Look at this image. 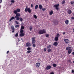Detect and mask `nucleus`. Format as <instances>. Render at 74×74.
Returning a JSON list of instances; mask_svg holds the SVG:
<instances>
[{
	"label": "nucleus",
	"instance_id": "1",
	"mask_svg": "<svg viewBox=\"0 0 74 74\" xmlns=\"http://www.w3.org/2000/svg\"><path fill=\"white\" fill-rule=\"evenodd\" d=\"M21 16V14L19 13H18L17 14L16 16H15V18H16V20H20L21 22H22L23 21V19L21 17L19 18V16Z\"/></svg>",
	"mask_w": 74,
	"mask_h": 74
},
{
	"label": "nucleus",
	"instance_id": "2",
	"mask_svg": "<svg viewBox=\"0 0 74 74\" xmlns=\"http://www.w3.org/2000/svg\"><path fill=\"white\" fill-rule=\"evenodd\" d=\"M46 32L47 31H46V30L43 29L39 31L38 33L39 34H43L46 33Z\"/></svg>",
	"mask_w": 74,
	"mask_h": 74
},
{
	"label": "nucleus",
	"instance_id": "3",
	"mask_svg": "<svg viewBox=\"0 0 74 74\" xmlns=\"http://www.w3.org/2000/svg\"><path fill=\"white\" fill-rule=\"evenodd\" d=\"M25 11V12H27L28 11L29 13H31V9H30V8H28V7H27V6H26Z\"/></svg>",
	"mask_w": 74,
	"mask_h": 74
},
{
	"label": "nucleus",
	"instance_id": "4",
	"mask_svg": "<svg viewBox=\"0 0 74 74\" xmlns=\"http://www.w3.org/2000/svg\"><path fill=\"white\" fill-rule=\"evenodd\" d=\"M21 12V9L19 8H17L16 10H14L13 11V12L15 14H16V15L18 14H19V13H18V12Z\"/></svg>",
	"mask_w": 74,
	"mask_h": 74
},
{
	"label": "nucleus",
	"instance_id": "5",
	"mask_svg": "<svg viewBox=\"0 0 74 74\" xmlns=\"http://www.w3.org/2000/svg\"><path fill=\"white\" fill-rule=\"evenodd\" d=\"M32 44H35L36 43V37H33L32 38Z\"/></svg>",
	"mask_w": 74,
	"mask_h": 74
},
{
	"label": "nucleus",
	"instance_id": "6",
	"mask_svg": "<svg viewBox=\"0 0 74 74\" xmlns=\"http://www.w3.org/2000/svg\"><path fill=\"white\" fill-rule=\"evenodd\" d=\"M59 4H56L53 5V7L56 8V10H59Z\"/></svg>",
	"mask_w": 74,
	"mask_h": 74
},
{
	"label": "nucleus",
	"instance_id": "7",
	"mask_svg": "<svg viewBox=\"0 0 74 74\" xmlns=\"http://www.w3.org/2000/svg\"><path fill=\"white\" fill-rule=\"evenodd\" d=\"M64 41L65 43L66 44H67L70 42V40L67 39H64Z\"/></svg>",
	"mask_w": 74,
	"mask_h": 74
},
{
	"label": "nucleus",
	"instance_id": "8",
	"mask_svg": "<svg viewBox=\"0 0 74 74\" xmlns=\"http://www.w3.org/2000/svg\"><path fill=\"white\" fill-rule=\"evenodd\" d=\"M41 64H40V63H37L36 64V67H39V66H40Z\"/></svg>",
	"mask_w": 74,
	"mask_h": 74
},
{
	"label": "nucleus",
	"instance_id": "9",
	"mask_svg": "<svg viewBox=\"0 0 74 74\" xmlns=\"http://www.w3.org/2000/svg\"><path fill=\"white\" fill-rule=\"evenodd\" d=\"M26 46L27 47H30L31 46V45L30 44V43L29 42H27L26 44Z\"/></svg>",
	"mask_w": 74,
	"mask_h": 74
},
{
	"label": "nucleus",
	"instance_id": "10",
	"mask_svg": "<svg viewBox=\"0 0 74 74\" xmlns=\"http://www.w3.org/2000/svg\"><path fill=\"white\" fill-rule=\"evenodd\" d=\"M51 68V66L50 65H48L46 67V69H47V70H49V69H50Z\"/></svg>",
	"mask_w": 74,
	"mask_h": 74
},
{
	"label": "nucleus",
	"instance_id": "11",
	"mask_svg": "<svg viewBox=\"0 0 74 74\" xmlns=\"http://www.w3.org/2000/svg\"><path fill=\"white\" fill-rule=\"evenodd\" d=\"M71 52H72V49H69L68 51V53L69 54H70L71 53Z\"/></svg>",
	"mask_w": 74,
	"mask_h": 74
},
{
	"label": "nucleus",
	"instance_id": "12",
	"mask_svg": "<svg viewBox=\"0 0 74 74\" xmlns=\"http://www.w3.org/2000/svg\"><path fill=\"white\" fill-rule=\"evenodd\" d=\"M65 23L66 25H69V20H66L65 21Z\"/></svg>",
	"mask_w": 74,
	"mask_h": 74
},
{
	"label": "nucleus",
	"instance_id": "13",
	"mask_svg": "<svg viewBox=\"0 0 74 74\" xmlns=\"http://www.w3.org/2000/svg\"><path fill=\"white\" fill-rule=\"evenodd\" d=\"M15 17L14 16L12 17L10 19L9 21L11 22V21L13 20V19H15Z\"/></svg>",
	"mask_w": 74,
	"mask_h": 74
},
{
	"label": "nucleus",
	"instance_id": "14",
	"mask_svg": "<svg viewBox=\"0 0 74 74\" xmlns=\"http://www.w3.org/2000/svg\"><path fill=\"white\" fill-rule=\"evenodd\" d=\"M25 36V34L24 33H21L20 34V37H23Z\"/></svg>",
	"mask_w": 74,
	"mask_h": 74
},
{
	"label": "nucleus",
	"instance_id": "15",
	"mask_svg": "<svg viewBox=\"0 0 74 74\" xmlns=\"http://www.w3.org/2000/svg\"><path fill=\"white\" fill-rule=\"evenodd\" d=\"M67 12L69 14H71V13L72 12L71 10H68L67 11Z\"/></svg>",
	"mask_w": 74,
	"mask_h": 74
},
{
	"label": "nucleus",
	"instance_id": "16",
	"mask_svg": "<svg viewBox=\"0 0 74 74\" xmlns=\"http://www.w3.org/2000/svg\"><path fill=\"white\" fill-rule=\"evenodd\" d=\"M53 45L55 46H57L58 45V43L57 42H55L54 43Z\"/></svg>",
	"mask_w": 74,
	"mask_h": 74
},
{
	"label": "nucleus",
	"instance_id": "17",
	"mask_svg": "<svg viewBox=\"0 0 74 74\" xmlns=\"http://www.w3.org/2000/svg\"><path fill=\"white\" fill-rule=\"evenodd\" d=\"M39 8L40 10H42V5H41L40 4L39 5Z\"/></svg>",
	"mask_w": 74,
	"mask_h": 74
},
{
	"label": "nucleus",
	"instance_id": "18",
	"mask_svg": "<svg viewBox=\"0 0 74 74\" xmlns=\"http://www.w3.org/2000/svg\"><path fill=\"white\" fill-rule=\"evenodd\" d=\"M25 29V27L23 26H21V30H23Z\"/></svg>",
	"mask_w": 74,
	"mask_h": 74
},
{
	"label": "nucleus",
	"instance_id": "19",
	"mask_svg": "<svg viewBox=\"0 0 74 74\" xmlns=\"http://www.w3.org/2000/svg\"><path fill=\"white\" fill-rule=\"evenodd\" d=\"M58 37H55V40L56 41H58Z\"/></svg>",
	"mask_w": 74,
	"mask_h": 74
},
{
	"label": "nucleus",
	"instance_id": "20",
	"mask_svg": "<svg viewBox=\"0 0 74 74\" xmlns=\"http://www.w3.org/2000/svg\"><path fill=\"white\" fill-rule=\"evenodd\" d=\"M53 11L52 10H51L50 12L49 13V14L50 15H52V14H53Z\"/></svg>",
	"mask_w": 74,
	"mask_h": 74
},
{
	"label": "nucleus",
	"instance_id": "21",
	"mask_svg": "<svg viewBox=\"0 0 74 74\" xmlns=\"http://www.w3.org/2000/svg\"><path fill=\"white\" fill-rule=\"evenodd\" d=\"M56 66H57L56 64H53V66L54 67H56Z\"/></svg>",
	"mask_w": 74,
	"mask_h": 74
},
{
	"label": "nucleus",
	"instance_id": "22",
	"mask_svg": "<svg viewBox=\"0 0 74 74\" xmlns=\"http://www.w3.org/2000/svg\"><path fill=\"white\" fill-rule=\"evenodd\" d=\"M24 32V31L23 29H21L20 30V32L21 33H23V32Z\"/></svg>",
	"mask_w": 74,
	"mask_h": 74
},
{
	"label": "nucleus",
	"instance_id": "23",
	"mask_svg": "<svg viewBox=\"0 0 74 74\" xmlns=\"http://www.w3.org/2000/svg\"><path fill=\"white\" fill-rule=\"evenodd\" d=\"M33 16L34 18H35V19H37V16H36V15L34 14L33 15Z\"/></svg>",
	"mask_w": 74,
	"mask_h": 74
},
{
	"label": "nucleus",
	"instance_id": "24",
	"mask_svg": "<svg viewBox=\"0 0 74 74\" xmlns=\"http://www.w3.org/2000/svg\"><path fill=\"white\" fill-rule=\"evenodd\" d=\"M36 47V44H35V43L33 44V45H32V47L33 48H34V47Z\"/></svg>",
	"mask_w": 74,
	"mask_h": 74
},
{
	"label": "nucleus",
	"instance_id": "25",
	"mask_svg": "<svg viewBox=\"0 0 74 74\" xmlns=\"http://www.w3.org/2000/svg\"><path fill=\"white\" fill-rule=\"evenodd\" d=\"M57 37H58V38L59 37H60V35H59V34H57L56 35Z\"/></svg>",
	"mask_w": 74,
	"mask_h": 74
},
{
	"label": "nucleus",
	"instance_id": "26",
	"mask_svg": "<svg viewBox=\"0 0 74 74\" xmlns=\"http://www.w3.org/2000/svg\"><path fill=\"white\" fill-rule=\"evenodd\" d=\"M47 48H49V49H50V48H51V45H49L47 47Z\"/></svg>",
	"mask_w": 74,
	"mask_h": 74
},
{
	"label": "nucleus",
	"instance_id": "27",
	"mask_svg": "<svg viewBox=\"0 0 74 74\" xmlns=\"http://www.w3.org/2000/svg\"><path fill=\"white\" fill-rule=\"evenodd\" d=\"M38 5H37L35 6V9H37L38 8Z\"/></svg>",
	"mask_w": 74,
	"mask_h": 74
},
{
	"label": "nucleus",
	"instance_id": "28",
	"mask_svg": "<svg viewBox=\"0 0 74 74\" xmlns=\"http://www.w3.org/2000/svg\"><path fill=\"white\" fill-rule=\"evenodd\" d=\"M11 29L12 30H15V28H14V26H12L11 27Z\"/></svg>",
	"mask_w": 74,
	"mask_h": 74
},
{
	"label": "nucleus",
	"instance_id": "29",
	"mask_svg": "<svg viewBox=\"0 0 74 74\" xmlns=\"http://www.w3.org/2000/svg\"><path fill=\"white\" fill-rule=\"evenodd\" d=\"M32 29H33V27H31L29 28V30L30 31H32Z\"/></svg>",
	"mask_w": 74,
	"mask_h": 74
},
{
	"label": "nucleus",
	"instance_id": "30",
	"mask_svg": "<svg viewBox=\"0 0 74 74\" xmlns=\"http://www.w3.org/2000/svg\"><path fill=\"white\" fill-rule=\"evenodd\" d=\"M64 3H65V1L63 0L62 2V4H63Z\"/></svg>",
	"mask_w": 74,
	"mask_h": 74
},
{
	"label": "nucleus",
	"instance_id": "31",
	"mask_svg": "<svg viewBox=\"0 0 74 74\" xmlns=\"http://www.w3.org/2000/svg\"><path fill=\"white\" fill-rule=\"evenodd\" d=\"M18 36V33H16L15 34V37H17Z\"/></svg>",
	"mask_w": 74,
	"mask_h": 74
},
{
	"label": "nucleus",
	"instance_id": "32",
	"mask_svg": "<svg viewBox=\"0 0 74 74\" xmlns=\"http://www.w3.org/2000/svg\"><path fill=\"white\" fill-rule=\"evenodd\" d=\"M52 51V49H49L47 50V51L48 52H51V51Z\"/></svg>",
	"mask_w": 74,
	"mask_h": 74
},
{
	"label": "nucleus",
	"instance_id": "33",
	"mask_svg": "<svg viewBox=\"0 0 74 74\" xmlns=\"http://www.w3.org/2000/svg\"><path fill=\"white\" fill-rule=\"evenodd\" d=\"M46 37H49V34H47L45 35Z\"/></svg>",
	"mask_w": 74,
	"mask_h": 74
},
{
	"label": "nucleus",
	"instance_id": "34",
	"mask_svg": "<svg viewBox=\"0 0 74 74\" xmlns=\"http://www.w3.org/2000/svg\"><path fill=\"white\" fill-rule=\"evenodd\" d=\"M11 1L12 3H15V1L14 0H12Z\"/></svg>",
	"mask_w": 74,
	"mask_h": 74
},
{
	"label": "nucleus",
	"instance_id": "35",
	"mask_svg": "<svg viewBox=\"0 0 74 74\" xmlns=\"http://www.w3.org/2000/svg\"><path fill=\"white\" fill-rule=\"evenodd\" d=\"M42 11H45V10H46V9L45 8H42Z\"/></svg>",
	"mask_w": 74,
	"mask_h": 74
},
{
	"label": "nucleus",
	"instance_id": "36",
	"mask_svg": "<svg viewBox=\"0 0 74 74\" xmlns=\"http://www.w3.org/2000/svg\"><path fill=\"white\" fill-rule=\"evenodd\" d=\"M15 22L16 23V24H17V25L19 24V23H18L16 21H15Z\"/></svg>",
	"mask_w": 74,
	"mask_h": 74
},
{
	"label": "nucleus",
	"instance_id": "37",
	"mask_svg": "<svg viewBox=\"0 0 74 74\" xmlns=\"http://www.w3.org/2000/svg\"><path fill=\"white\" fill-rule=\"evenodd\" d=\"M74 3V1H71V4L73 5V4Z\"/></svg>",
	"mask_w": 74,
	"mask_h": 74
},
{
	"label": "nucleus",
	"instance_id": "38",
	"mask_svg": "<svg viewBox=\"0 0 74 74\" xmlns=\"http://www.w3.org/2000/svg\"><path fill=\"white\" fill-rule=\"evenodd\" d=\"M44 50L45 52H46V51H47V48H44Z\"/></svg>",
	"mask_w": 74,
	"mask_h": 74
},
{
	"label": "nucleus",
	"instance_id": "39",
	"mask_svg": "<svg viewBox=\"0 0 74 74\" xmlns=\"http://www.w3.org/2000/svg\"><path fill=\"white\" fill-rule=\"evenodd\" d=\"M19 26V25H16L15 27H16V28L18 27Z\"/></svg>",
	"mask_w": 74,
	"mask_h": 74
},
{
	"label": "nucleus",
	"instance_id": "40",
	"mask_svg": "<svg viewBox=\"0 0 74 74\" xmlns=\"http://www.w3.org/2000/svg\"><path fill=\"white\" fill-rule=\"evenodd\" d=\"M32 52V51L30 50L28 51H27V53H30V52Z\"/></svg>",
	"mask_w": 74,
	"mask_h": 74
},
{
	"label": "nucleus",
	"instance_id": "41",
	"mask_svg": "<svg viewBox=\"0 0 74 74\" xmlns=\"http://www.w3.org/2000/svg\"><path fill=\"white\" fill-rule=\"evenodd\" d=\"M31 49V48L30 47H28L27 48V50H30Z\"/></svg>",
	"mask_w": 74,
	"mask_h": 74
},
{
	"label": "nucleus",
	"instance_id": "42",
	"mask_svg": "<svg viewBox=\"0 0 74 74\" xmlns=\"http://www.w3.org/2000/svg\"><path fill=\"white\" fill-rule=\"evenodd\" d=\"M66 51H68L69 50V47L66 48Z\"/></svg>",
	"mask_w": 74,
	"mask_h": 74
},
{
	"label": "nucleus",
	"instance_id": "43",
	"mask_svg": "<svg viewBox=\"0 0 74 74\" xmlns=\"http://www.w3.org/2000/svg\"><path fill=\"white\" fill-rule=\"evenodd\" d=\"M71 18L72 19H74V17H72Z\"/></svg>",
	"mask_w": 74,
	"mask_h": 74
},
{
	"label": "nucleus",
	"instance_id": "44",
	"mask_svg": "<svg viewBox=\"0 0 74 74\" xmlns=\"http://www.w3.org/2000/svg\"><path fill=\"white\" fill-rule=\"evenodd\" d=\"M10 52V51H8L7 52V53H6L7 54H8V53H9V52Z\"/></svg>",
	"mask_w": 74,
	"mask_h": 74
},
{
	"label": "nucleus",
	"instance_id": "45",
	"mask_svg": "<svg viewBox=\"0 0 74 74\" xmlns=\"http://www.w3.org/2000/svg\"><path fill=\"white\" fill-rule=\"evenodd\" d=\"M72 72L73 73H74V70H72Z\"/></svg>",
	"mask_w": 74,
	"mask_h": 74
},
{
	"label": "nucleus",
	"instance_id": "46",
	"mask_svg": "<svg viewBox=\"0 0 74 74\" xmlns=\"http://www.w3.org/2000/svg\"><path fill=\"white\" fill-rule=\"evenodd\" d=\"M2 2H3V1H2V0H0V3H2Z\"/></svg>",
	"mask_w": 74,
	"mask_h": 74
},
{
	"label": "nucleus",
	"instance_id": "47",
	"mask_svg": "<svg viewBox=\"0 0 74 74\" xmlns=\"http://www.w3.org/2000/svg\"><path fill=\"white\" fill-rule=\"evenodd\" d=\"M31 7H33V4H31Z\"/></svg>",
	"mask_w": 74,
	"mask_h": 74
},
{
	"label": "nucleus",
	"instance_id": "48",
	"mask_svg": "<svg viewBox=\"0 0 74 74\" xmlns=\"http://www.w3.org/2000/svg\"><path fill=\"white\" fill-rule=\"evenodd\" d=\"M15 32V31H14V30H13V31H12V33H14V32Z\"/></svg>",
	"mask_w": 74,
	"mask_h": 74
},
{
	"label": "nucleus",
	"instance_id": "49",
	"mask_svg": "<svg viewBox=\"0 0 74 74\" xmlns=\"http://www.w3.org/2000/svg\"><path fill=\"white\" fill-rule=\"evenodd\" d=\"M63 34H66V32H63Z\"/></svg>",
	"mask_w": 74,
	"mask_h": 74
},
{
	"label": "nucleus",
	"instance_id": "50",
	"mask_svg": "<svg viewBox=\"0 0 74 74\" xmlns=\"http://www.w3.org/2000/svg\"><path fill=\"white\" fill-rule=\"evenodd\" d=\"M50 74H54V73H53V72H51V73Z\"/></svg>",
	"mask_w": 74,
	"mask_h": 74
},
{
	"label": "nucleus",
	"instance_id": "51",
	"mask_svg": "<svg viewBox=\"0 0 74 74\" xmlns=\"http://www.w3.org/2000/svg\"><path fill=\"white\" fill-rule=\"evenodd\" d=\"M53 23H54V24H55V21H53Z\"/></svg>",
	"mask_w": 74,
	"mask_h": 74
},
{
	"label": "nucleus",
	"instance_id": "52",
	"mask_svg": "<svg viewBox=\"0 0 74 74\" xmlns=\"http://www.w3.org/2000/svg\"><path fill=\"white\" fill-rule=\"evenodd\" d=\"M72 54L73 55H74V51L72 53Z\"/></svg>",
	"mask_w": 74,
	"mask_h": 74
},
{
	"label": "nucleus",
	"instance_id": "53",
	"mask_svg": "<svg viewBox=\"0 0 74 74\" xmlns=\"http://www.w3.org/2000/svg\"><path fill=\"white\" fill-rule=\"evenodd\" d=\"M1 5H0V9L1 8Z\"/></svg>",
	"mask_w": 74,
	"mask_h": 74
},
{
	"label": "nucleus",
	"instance_id": "54",
	"mask_svg": "<svg viewBox=\"0 0 74 74\" xmlns=\"http://www.w3.org/2000/svg\"><path fill=\"white\" fill-rule=\"evenodd\" d=\"M73 31L74 32V27L73 28Z\"/></svg>",
	"mask_w": 74,
	"mask_h": 74
},
{
	"label": "nucleus",
	"instance_id": "55",
	"mask_svg": "<svg viewBox=\"0 0 74 74\" xmlns=\"http://www.w3.org/2000/svg\"><path fill=\"white\" fill-rule=\"evenodd\" d=\"M73 16H74V14H73Z\"/></svg>",
	"mask_w": 74,
	"mask_h": 74
},
{
	"label": "nucleus",
	"instance_id": "56",
	"mask_svg": "<svg viewBox=\"0 0 74 74\" xmlns=\"http://www.w3.org/2000/svg\"><path fill=\"white\" fill-rule=\"evenodd\" d=\"M73 63H74V61L73 62Z\"/></svg>",
	"mask_w": 74,
	"mask_h": 74
},
{
	"label": "nucleus",
	"instance_id": "57",
	"mask_svg": "<svg viewBox=\"0 0 74 74\" xmlns=\"http://www.w3.org/2000/svg\"><path fill=\"white\" fill-rule=\"evenodd\" d=\"M47 0H45L46 1H47Z\"/></svg>",
	"mask_w": 74,
	"mask_h": 74
}]
</instances>
